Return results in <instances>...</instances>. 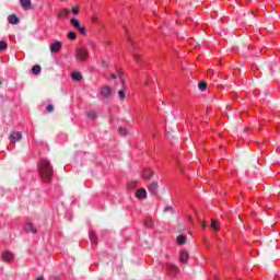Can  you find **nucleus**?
Returning <instances> with one entry per match:
<instances>
[{
  "mask_svg": "<svg viewBox=\"0 0 280 280\" xmlns=\"http://www.w3.org/2000/svg\"><path fill=\"white\" fill-rule=\"evenodd\" d=\"M38 174L44 183H51V178H54V167H51V162L42 160L38 163Z\"/></svg>",
  "mask_w": 280,
  "mask_h": 280,
  "instance_id": "obj_1",
  "label": "nucleus"
},
{
  "mask_svg": "<svg viewBox=\"0 0 280 280\" xmlns=\"http://www.w3.org/2000/svg\"><path fill=\"white\" fill-rule=\"evenodd\" d=\"M70 25H72V27H74V30H78V32H80V34H82V36H86V27L80 25V21L75 18H72L70 20Z\"/></svg>",
  "mask_w": 280,
  "mask_h": 280,
  "instance_id": "obj_2",
  "label": "nucleus"
},
{
  "mask_svg": "<svg viewBox=\"0 0 280 280\" xmlns=\"http://www.w3.org/2000/svg\"><path fill=\"white\" fill-rule=\"evenodd\" d=\"M75 54L78 60H80L81 62H84V60L89 58V49H86V47L77 48Z\"/></svg>",
  "mask_w": 280,
  "mask_h": 280,
  "instance_id": "obj_3",
  "label": "nucleus"
},
{
  "mask_svg": "<svg viewBox=\"0 0 280 280\" xmlns=\"http://www.w3.org/2000/svg\"><path fill=\"white\" fill-rule=\"evenodd\" d=\"M100 93H101L102 97L108 98V97L113 96V90L108 85L103 86L101 89Z\"/></svg>",
  "mask_w": 280,
  "mask_h": 280,
  "instance_id": "obj_4",
  "label": "nucleus"
},
{
  "mask_svg": "<svg viewBox=\"0 0 280 280\" xmlns=\"http://www.w3.org/2000/svg\"><path fill=\"white\" fill-rule=\"evenodd\" d=\"M21 139H23V133H21L20 131H13L10 135L11 143H16V141H21Z\"/></svg>",
  "mask_w": 280,
  "mask_h": 280,
  "instance_id": "obj_5",
  "label": "nucleus"
},
{
  "mask_svg": "<svg viewBox=\"0 0 280 280\" xmlns=\"http://www.w3.org/2000/svg\"><path fill=\"white\" fill-rule=\"evenodd\" d=\"M60 49H62V43L55 42V43L50 44L51 54H58V51H60Z\"/></svg>",
  "mask_w": 280,
  "mask_h": 280,
  "instance_id": "obj_6",
  "label": "nucleus"
},
{
  "mask_svg": "<svg viewBox=\"0 0 280 280\" xmlns=\"http://www.w3.org/2000/svg\"><path fill=\"white\" fill-rule=\"evenodd\" d=\"M69 14H71V11L63 8L58 11L57 16H59V19H68Z\"/></svg>",
  "mask_w": 280,
  "mask_h": 280,
  "instance_id": "obj_7",
  "label": "nucleus"
},
{
  "mask_svg": "<svg viewBox=\"0 0 280 280\" xmlns=\"http://www.w3.org/2000/svg\"><path fill=\"white\" fill-rule=\"evenodd\" d=\"M149 191H150V194H152V196H156V194H159V183L153 182V183L149 186Z\"/></svg>",
  "mask_w": 280,
  "mask_h": 280,
  "instance_id": "obj_8",
  "label": "nucleus"
},
{
  "mask_svg": "<svg viewBox=\"0 0 280 280\" xmlns=\"http://www.w3.org/2000/svg\"><path fill=\"white\" fill-rule=\"evenodd\" d=\"M24 231H26V233H38V230H36V228H34V225L32 223H26L24 225Z\"/></svg>",
  "mask_w": 280,
  "mask_h": 280,
  "instance_id": "obj_9",
  "label": "nucleus"
},
{
  "mask_svg": "<svg viewBox=\"0 0 280 280\" xmlns=\"http://www.w3.org/2000/svg\"><path fill=\"white\" fill-rule=\"evenodd\" d=\"M188 259H189V253L182 250L179 254V261L182 264H187Z\"/></svg>",
  "mask_w": 280,
  "mask_h": 280,
  "instance_id": "obj_10",
  "label": "nucleus"
},
{
  "mask_svg": "<svg viewBox=\"0 0 280 280\" xmlns=\"http://www.w3.org/2000/svg\"><path fill=\"white\" fill-rule=\"evenodd\" d=\"M2 259L4 261H12L14 259V254H12L11 252H4L2 254Z\"/></svg>",
  "mask_w": 280,
  "mask_h": 280,
  "instance_id": "obj_11",
  "label": "nucleus"
},
{
  "mask_svg": "<svg viewBox=\"0 0 280 280\" xmlns=\"http://www.w3.org/2000/svg\"><path fill=\"white\" fill-rule=\"evenodd\" d=\"M136 196H137V198H139V199H143V198H145V197L148 196V191H145L144 188H140V189H138V190L136 191Z\"/></svg>",
  "mask_w": 280,
  "mask_h": 280,
  "instance_id": "obj_12",
  "label": "nucleus"
},
{
  "mask_svg": "<svg viewBox=\"0 0 280 280\" xmlns=\"http://www.w3.org/2000/svg\"><path fill=\"white\" fill-rule=\"evenodd\" d=\"M23 10H30L32 8V0H20Z\"/></svg>",
  "mask_w": 280,
  "mask_h": 280,
  "instance_id": "obj_13",
  "label": "nucleus"
},
{
  "mask_svg": "<svg viewBox=\"0 0 280 280\" xmlns=\"http://www.w3.org/2000/svg\"><path fill=\"white\" fill-rule=\"evenodd\" d=\"M166 270H168V272H171L172 275H177L178 272V268L176 267V265L172 264L166 265Z\"/></svg>",
  "mask_w": 280,
  "mask_h": 280,
  "instance_id": "obj_14",
  "label": "nucleus"
},
{
  "mask_svg": "<svg viewBox=\"0 0 280 280\" xmlns=\"http://www.w3.org/2000/svg\"><path fill=\"white\" fill-rule=\"evenodd\" d=\"M8 21L11 25H19V18L16 15H9Z\"/></svg>",
  "mask_w": 280,
  "mask_h": 280,
  "instance_id": "obj_15",
  "label": "nucleus"
},
{
  "mask_svg": "<svg viewBox=\"0 0 280 280\" xmlns=\"http://www.w3.org/2000/svg\"><path fill=\"white\" fill-rule=\"evenodd\" d=\"M152 170L150 168H144L142 172V177L145 179L152 178Z\"/></svg>",
  "mask_w": 280,
  "mask_h": 280,
  "instance_id": "obj_16",
  "label": "nucleus"
},
{
  "mask_svg": "<svg viewBox=\"0 0 280 280\" xmlns=\"http://www.w3.org/2000/svg\"><path fill=\"white\" fill-rule=\"evenodd\" d=\"M89 235L92 244H97V234H95L93 231H90Z\"/></svg>",
  "mask_w": 280,
  "mask_h": 280,
  "instance_id": "obj_17",
  "label": "nucleus"
},
{
  "mask_svg": "<svg viewBox=\"0 0 280 280\" xmlns=\"http://www.w3.org/2000/svg\"><path fill=\"white\" fill-rule=\"evenodd\" d=\"M113 80H117L119 78L120 82H124V73L118 71L117 74H112Z\"/></svg>",
  "mask_w": 280,
  "mask_h": 280,
  "instance_id": "obj_18",
  "label": "nucleus"
},
{
  "mask_svg": "<svg viewBox=\"0 0 280 280\" xmlns=\"http://www.w3.org/2000/svg\"><path fill=\"white\" fill-rule=\"evenodd\" d=\"M185 242H187V236L185 235L177 236V244L183 245L185 244Z\"/></svg>",
  "mask_w": 280,
  "mask_h": 280,
  "instance_id": "obj_19",
  "label": "nucleus"
},
{
  "mask_svg": "<svg viewBox=\"0 0 280 280\" xmlns=\"http://www.w3.org/2000/svg\"><path fill=\"white\" fill-rule=\"evenodd\" d=\"M211 229L213 231H219L220 230V224H218V221L212 219Z\"/></svg>",
  "mask_w": 280,
  "mask_h": 280,
  "instance_id": "obj_20",
  "label": "nucleus"
},
{
  "mask_svg": "<svg viewBox=\"0 0 280 280\" xmlns=\"http://www.w3.org/2000/svg\"><path fill=\"white\" fill-rule=\"evenodd\" d=\"M68 38L70 40H75V38H78V33L77 32H69L68 33Z\"/></svg>",
  "mask_w": 280,
  "mask_h": 280,
  "instance_id": "obj_21",
  "label": "nucleus"
},
{
  "mask_svg": "<svg viewBox=\"0 0 280 280\" xmlns=\"http://www.w3.org/2000/svg\"><path fill=\"white\" fill-rule=\"evenodd\" d=\"M72 78L80 82V80H82V74L80 72H72Z\"/></svg>",
  "mask_w": 280,
  "mask_h": 280,
  "instance_id": "obj_22",
  "label": "nucleus"
},
{
  "mask_svg": "<svg viewBox=\"0 0 280 280\" xmlns=\"http://www.w3.org/2000/svg\"><path fill=\"white\" fill-rule=\"evenodd\" d=\"M40 70H42V68L38 65L34 66L33 69H32L34 75H38L40 73Z\"/></svg>",
  "mask_w": 280,
  "mask_h": 280,
  "instance_id": "obj_23",
  "label": "nucleus"
},
{
  "mask_svg": "<svg viewBox=\"0 0 280 280\" xmlns=\"http://www.w3.org/2000/svg\"><path fill=\"white\" fill-rule=\"evenodd\" d=\"M153 224H154V221H152V219H145L144 225L148 226V229L152 228Z\"/></svg>",
  "mask_w": 280,
  "mask_h": 280,
  "instance_id": "obj_24",
  "label": "nucleus"
},
{
  "mask_svg": "<svg viewBox=\"0 0 280 280\" xmlns=\"http://www.w3.org/2000/svg\"><path fill=\"white\" fill-rule=\"evenodd\" d=\"M118 132H119V135H121L122 137H126V135L128 133V130H127L126 128H124V127H120V128L118 129Z\"/></svg>",
  "mask_w": 280,
  "mask_h": 280,
  "instance_id": "obj_25",
  "label": "nucleus"
},
{
  "mask_svg": "<svg viewBox=\"0 0 280 280\" xmlns=\"http://www.w3.org/2000/svg\"><path fill=\"white\" fill-rule=\"evenodd\" d=\"M4 49H8V43L0 42V51H4Z\"/></svg>",
  "mask_w": 280,
  "mask_h": 280,
  "instance_id": "obj_26",
  "label": "nucleus"
},
{
  "mask_svg": "<svg viewBox=\"0 0 280 280\" xmlns=\"http://www.w3.org/2000/svg\"><path fill=\"white\" fill-rule=\"evenodd\" d=\"M72 14H74V16H78V14H80V8L79 7H73L72 8Z\"/></svg>",
  "mask_w": 280,
  "mask_h": 280,
  "instance_id": "obj_27",
  "label": "nucleus"
},
{
  "mask_svg": "<svg viewBox=\"0 0 280 280\" xmlns=\"http://www.w3.org/2000/svg\"><path fill=\"white\" fill-rule=\"evenodd\" d=\"M199 89H200V91H207V82H200Z\"/></svg>",
  "mask_w": 280,
  "mask_h": 280,
  "instance_id": "obj_28",
  "label": "nucleus"
},
{
  "mask_svg": "<svg viewBox=\"0 0 280 280\" xmlns=\"http://www.w3.org/2000/svg\"><path fill=\"white\" fill-rule=\"evenodd\" d=\"M133 60H136V62H141V55L135 52L133 54Z\"/></svg>",
  "mask_w": 280,
  "mask_h": 280,
  "instance_id": "obj_29",
  "label": "nucleus"
},
{
  "mask_svg": "<svg viewBox=\"0 0 280 280\" xmlns=\"http://www.w3.org/2000/svg\"><path fill=\"white\" fill-rule=\"evenodd\" d=\"M118 95H119L120 100H126V92L124 90H120L118 92Z\"/></svg>",
  "mask_w": 280,
  "mask_h": 280,
  "instance_id": "obj_30",
  "label": "nucleus"
},
{
  "mask_svg": "<svg viewBox=\"0 0 280 280\" xmlns=\"http://www.w3.org/2000/svg\"><path fill=\"white\" fill-rule=\"evenodd\" d=\"M47 113H54V105L46 106Z\"/></svg>",
  "mask_w": 280,
  "mask_h": 280,
  "instance_id": "obj_31",
  "label": "nucleus"
},
{
  "mask_svg": "<svg viewBox=\"0 0 280 280\" xmlns=\"http://www.w3.org/2000/svg\"><path fill=\"white\" fill-rule=\"evenodd\" d=\"M88 117H91L92 119L95 118V113H89Z\"/></svg>",
  "mask_w": 280,
  "mask_h": 280,
  "instance_id": "obj_32",
  "label": "nucleus"
},
{
  "mask_svg": "<svg viewBox=\"0 0 280 280\" xmlns=\"http://www.w3.org/2000/svg\"><path fill=\"white\" fill-rule=\"evenodd\" d=\"M201 226H202V229H207V222L203 221V222L201 223Z\"/></svg>",
  "mask_w": 280,
  "mask_h": 280,
  "instance_id": "obj_33",
  "label": "nucleus"
},
{
  "mask_svg": "<svg viewBox=\"0 0 280 280\" xmlns=\"http://www.w3.org/2000/svg\"><path fill=\"white\" fill-rule=\"evenodd\" d=\"M93 23H97V16L92 18Z\"/></svg>",
  "mask_w": 280,
  "mask_h": 280,
  "instance_id": "obj_34",
  "label": "nucleus"
},
{
  "mask_svg": "<svg viewBox=\"0 0 280 280\" xmlns=\"http://www.w3.org/2000/svg\"><path fill=\"white\" fill-rule=\"evenodd\" d=\"M37 280H45V278H43V277H39V278H37Z\"/></svg>",
  "mask_w": 280,
  "mask_h": 280,
  "instance_id": "obj_35",
  "label": "nucleus"
},
{
  "mask_svg": "<svg viewBox=\"0 0 280 280\" xmlns=\"http://www.w3.org/2000/svg\"><path fill=\"white\" fill-rule=\"evenodd\" d=\"M213 71L212 70H209V72L208 73H212Z\"/></svg>",
  "mask_w": 280,
  "mask_h": 280,
  "instance_id": "obj_36",
  "label": "nucleus"
},
{
  "mask_svg": "<svg viewBox=\"0 0 280 280\" xmlns=\"http://www.w3.org/2000/svg\"><path fill=\"white\" fill-rule=\"evenodd\" d=\"M170 208H165L164 211H167Z\"/></svg>",
  "mask_w": 280,
  "mask_h": 280,
  "instance_id": "obj_37",
  "label": "nucleus"
},
{
  "mask_svg": "<svg viewBox=\"0 0 280 280\" xmlns=\"http://www.w3.org/2000/svg\"><path fill=\"white\" fill-rule=\"evenodd\" d=\"M189 222H191V218H188Z\"/></svg>",
  "mask_w": 280,
  "mask_h": 280,
  "instance_id": "obj_38",
  "label": "nucleus"
}]
</instances>
